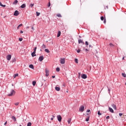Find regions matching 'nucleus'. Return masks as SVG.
<instances>
[{
    "label": "nucleus",
    "mask_w": 126,
    "mask_h": 126,
    "mask_svg": "<svg viewBox=\"0 0 126 126\" xmlns=\"http://www.w3.org/2000/svg\"><path fill=\"white\" fill-rule=\"evenodd\" d=\"M15 95V91L14 90H11L8 94V96L11 97V96H14Z\"/></svg>",
    "instance_id": "1"
},
{
    "label": "nucleus",
    "mask_w": 126,
    "mask_h": 126,
    "mask_svg": "<svg viewBox=\"0 0 126 126\" xmlns=\"http://www.w3.org/2000/svg\"><path fill=\"white\" fill-rule=\"evenodd\" d=\"M79 112H81V113H83V112H84V106L81 105L80 107Z\"/></svg>",
    "instance_id": "2"
},
{
    "label": "nucleus",
    "mask_w": 126,
    "mask_h": 126,
    "mask_svg": "<svg viewBox=\"0 0 126 126\" xmlns=\"http://www.w3.org/2000/svg\"><path fill=\"white\" fill-rule=\"evenodd\" d=\"M60 63L62 64H64L65 63V59L64 58H62L60 60Z\"/></svg>",
    "instance_id": "3"
},
{
    "label": "nucleus",
    "mask_w": 126,
    "mask_h": 126,
    "mask_svg": "<svg viewBox=\"0 0 126 126\" xmlns=\"http://www.w3.org/2000/svg\"><path fill=\"white\" fill-rule=\"evenodd\" d=\"M45 73H46L45 75L47 77H48L50 74V71H49V70H48L47 68L45 69Z\"/></svg>",
    "instance_id": "4"
},
{
    "label": "nucleus",
    "mask_w": 126,
    "mask_h": 126,
    "mask_svg": "<svg viewBox=\"0 0 126 126\" xmlns=\"http://www.w3.org/2000/svg\"><path fill=\"white\" fill-rule=\"evenodd\" d=\"M14 15L15 16H18V15H19V12H18V11L16 10L14 13Z\"/></svg>",
    "instance_id": "5"
},
{
    "label": "nucleus",
    "mask_w": 126,
    "mask_h": 126,
    "mask_svg": "<svg viewBox=\"0 0 126 126\" xmlns=\"http://www.w3.org/2000/svg\"><path fill=\"white\" fill-rule=\"evenodd\" d=\"M111 106L114 110H117V105H116V104L112 103Z\"/></svg>",
    "instance_id": "6"
},
{
    "label": "nucleus",
    "mask_w": 126,
    "mask_h": 126,
    "mask_svg": "<svg viewBox=\"0 0 126 126\" xmlns=\"http://www.w3.org/2000/svg\"><path fill=\"white\" fill-rule=\"evenodd\" d=\"M57 119L59 122H62V116L61 115H58Z\"/></svg>",
    "instance_id": "7"
},
{
    "label": "nucleus",
    "mask_w": 126,
    "mask_h": 126,
    "mask_svg": "<svg viewBox=\"0 0 126 126\" xmlns=\"http://www.w3.org/2000/svg\"><path fill=\"white\" fill-rule=\"evenodd\" d=\"M44 60V56H41L39 57L38 60L39 62H42Z\"/></svg>",
    "instance_id": "8"
},
{
    "label": "nucleus",
    "mask_w": 126,
    "mask_h": 126,
    "mask_svg": "<svg viewBox=\"0 0 126 126\" xmlns=\"http://www.w3.org/2000/svg\"><path fill=\"white\" fill-rule=\"evenodd\" d=\"M82 78H83V79H86V78H87V75H86V74H83L82 75Z\"/></svg>",
    "instance_id": "9"
},
{
    "label": "nucleus",
    "mask_w": 126,
    "mask_h": 126,
    "mask_svg": "<svg viewBox=\"0 0 126 126\" xmlns=\"http://www.w3.org/2000/svg\"><path fill=\"white\" fill-rule=\"evenodd\" d=\"M6 59L7 61H10V60H11V56L10 55H8L6 57Z\"/></svg>",
    "instance_id": "10"
},
{
    "label": "nucleus",
    "mask_w": 126,
    "mask_h": 126,
    "mask_svg": "<svg viewBox=\"0 0 126 126\" xmlns=\"http://www.w3.org/2000/svg\"><path fill=\"white\" fill-rule=\"evenodd\" d=\"M78 43L79 44H83L84 45V42H83V40H81V39H79L78 40Z\"/></svg>",
    "instance_id": "11"
},
{
    "label": "nucleus",
    "mask_w": 126,
    "mask_h": 126,
    "mask_svg": "<svg viewBox=\"0 0 126 126\" xmlns=\"http://www.w3.org/2000/svg\"><path fill=\"white\" fill-rule=\"evenodd\" d=\"M21 8H25V7H26V4H23L21 6Z\"/></svg>",
    "instance_id": "12"
},
{
    "label": "nucleus",
    "mask_w": 126,
    "mask_h": 126,
    "mask_svg": "<svg viewBox=\"0 0 126 126\" xmlns=\"http://www.w3.org/2000/svg\"><path fill=\"white\" fill-rule=\"evenodd\" d=\"M109 110L110 113H114V110L112 108L109 107Z\"/></svg>",
    "instance_id": "13"
},
{
    "label": "nucleus",
    "mask_w": 126,
    "mask_h": 126,
    "mask_svg": "<svg viewBox=\"0 0 126 126\" xmlns=\"http://www.w3.org/2000/svg\"><path fill=\"white\" fill-rule=\"evenodd\" d=\"M55 90H56V91H60V90H61V88L59 87H56L55 88Z\"/></svg>",
    "instance_id": "14"
},
{
    "label": "nucleus",
    "mask_w": 126,
    "mask_h": 126,
    "mask_svg": "<svg viewBox=\"0 0 126 126\" xmlns=\"http://www.w3.org/2000/svg\"><path fill=\"white\" fill-rule=\"evenodd\" d=\"M61 31H59L58 32L57 37H60L61 36Z\"/></svg>",
    "instance_id": "15"
},
{
    "label": "nucleus",
    "mask_w": 126,
    "mask_h": 126,
    "mask_svg": "<svg viewBox=\"0 0 126 126\" xmlns=\"http://www.w3.org/2000/svg\"><path fill=\"white\" fill-rule=\"evenodd\" d=\"M35 54H36V52H32V57H36Z\"/></svg>",
    "instance_id": "16"
},
{
    "label": "nucleus",
    "mask_w": 126,
    "mask_h": 126,
    "mask_svg": "<svg viewBox=\"0 0 126 126\" xmlns=\"http://www.w3.org/2000/svg\"><path fill=\"white\" fill-rule=\"evenodd\" d=\"M29 67H30V68H32V69H34V66L32 64H30L29 65Z\"/></svg>",
    "instance_id": "17"
},
{
    "label": "nucleus",
    "mask_w": 126,
    "mask_h": 126,
    "mask_svg": "<svg viewBox=\"0 0 126 126\" xmlns=\"http://www.w3.org/2000/svg\"><path fill=\"white\" fill-rule=\"evenodd\" d=\"M71 122V118H69L67 120V123L68 124H70V123Z\"/></svg>",
    "instance_id": "18"
},
{
    "label": "nucleus",
    "mask_w": 126,
    "mask_h": 126,
    "mask_svg": "<svg viewBox=\"0 0 126 126\" xmlns=\"http://www.w3.org/2000/svg\"><path fill=\"white\" fill-rule=\"evenodd\" d=\"M18 2V1L17 0H15L14 2L13 3V4H17Z\"/></svg>",
    "instance_id": "19"
},
{
    "label": "nucleus",
    "mask_w": 126,
    "mask_h": 126,
    "mask_svg": "<svg viewBox=\"0 0 126 126\" xmlns=\"http://www.w3.org/2000/svg\"><path fill=\"white\" fill-rule=\"evenodd\" d=\"M0 6H2V7H5L6 5H3L1 3V2L0 1Z\"/></svg>",
    "instance_id": "20"
},
{
    "label": "nucleus",
    "mask_w": 126,
    "mask_h": 126,
    "mask_svg": "<svg viewBox=\"0 0 126 126\" xmlns=\"http://www.w3.org/2000/svg\"><path fill=\"white\" fill-rule=\"evenodd\" d=\"M23 25L22 24H20V25L18 26L17 29H18V30L19 29V28H20V27H21Z\"/></svg>",
    "instance_id": "21"
},
{
    "label": "nucleus",
    "mask_w": 126,
    "mask_h": 126,
    "mask_svg": "<svg viewBox=\"0 0 126 126\" xmlns=\"http://www.w3.org/2000/svg\"><path fill=\"white\" fill-rule=\"evenodd\" d=\"M74 62H75V63H78V59H75Z\"/></svg>",
    "instance_id": "22"
},
{
    "label": "nucleus",
    "mask_w": 126,
    "mask_h": 126,
    "mask_svg": "<svg viewBox=\"0 0 126 126\" xmlns=\"http://www.w3.org/2000/svg\"><path fill=\"white\" fill-rule=\"evenodd\" d=\"M12 120H14V122H16V118H15V117L12 116Z\"/></svg>",
    "instance_id": "23"
},
{
    "label": "nucleus",
    "mask_w": 126,
    "mask_h": 126,
    "mask_svg": "<svg viewBox=\"0 0 126 126\" xmlns=\"http://www.w3.org/2000/svg\"><path fill=\"white\" fill-rule=\"evenodd\" d=\"M45 52H46V53H50V51L48 49H45Z\"/></svg>",
    "instance_id": "24"
},
{
    "label": "nucleus",
    "mask_w": 126,
    "mask_h": 126,
    "mask_svg": "<svg viewBox=\"0 0 126 126\" xmlns=\"http://www.w3.org/2000/svg\"><path fill=\"white\" fill-rule=\"evenodd\" d=\"M32 85L35 86L36 85V81H32Z\"/></svg>",
    "instance_id": "25"
},
{
    "label": "nucleus",
    "mask_w": 126,
    "mask_h": 126,
    "mask_svg": "<svg viewBox=\"0 0 126 126\" xmlns=\"http://www.w3.org/2000/svg\"><path fill=\"white\" fill-rule=\"evenodd\" d=\"M57 16H58V17H62V15L61 14H57Z\"/></svg>",
    "instance_id": "26"
},
{
    "label": "nucleus",
    "mask_w": 126,
    "mask_h": 126,
    "mask_svg": "<svg viewBox=\"0 0 126 126\" xmlns=\"http://www.w3.org/2000/svg\"><path fill=\"white\" fill-rule=\"evenodd\" d=\"M32 126V124L30 122L28 123L27 126Z\"/></svg>",
    "instance_id": "27"
},
{
    "label": "nucleus",
    "mask_w": 126,
    "mask_h": 126,
    "mask_svg": "<svg viewBox=\"0 0 126 126\" xmlns=\"http://www.w3.org/2000/svg\"><path fill=\"white\" fill-rule=\"evenodd\" d=\"M17 76H18V73L15 74L14 75V78H15V77H17Z\"/></svg>",
    "instance_id": "28"
},
{
    "label": "nucleus",
    "mask_w": 126,
    "mask_h": 126,
    "mask_svg": "<svg viewBox=\"0 0 126 126\" xmlns=\"http://www.w3.org/2000/svg\"><path fill=\"white\" fill-rule=\"evenodd\" d=\"M60 67H57L56 68V71L59 72V71H60Z\"/></svg>",
    "instance_id": "29"
},
{
    "label": "nucleus",
    "mask_w": 126,
    "mask_h": 126,
    "mask_svg": "<svg viewBox=\"0 0 126 126\" xmlns=\"http://www.w3.org/2000/svg\"><path fill=\"white\" fill-rule=\"evenodd\" d=\"M97 115H98L99 116H101L102 115V114L100 113V111H98Z\"/></svg>",
    "instance_id": "30"
},
{
    "label": "nucleus",
    "mask_w": 126,
    "mask_h": 126,
    "mask_svg": "<svg viewBox=\"0 0 126 126\" xmlns=\"http://www.w3.org/2000/svg\"><path fill=\"white\" fill-rule=\"evenodd\" d=\"M36 16H39L40 14V13L38 12H36Z\"/></svg>",
    "instance_id": "31"
},
{
    "label": "nucleus",
    "mask_w": 126,
    "mask_h": 126,
    "mask_svg": "<svg viewBox=\"0 0 126 126\" xmlns=\"http://www.w3.org/2000/svg\"><path fill=\"white\" fill-rule=\"evenodd\" d=\"M42 49H45L46 48V46L44 44H43V45L42 46Z\"/></svg>",
    "instance_id": "32"
},
{
    "label": "nucleus",
    "mask_w": 126,
    "mask_h": 126,
    "mask_svg": "<svg viewBox=\"0 0 126 126\" xmlns=\"http://www.w3.org/2000/svg\"><path fill=\"white\" fill-rule=\"evenodd\" d=\"M122 75H123V76L124 77H126V73H122Z\"/></svg>",
    "instance_id": "33"
},
{
    "label": "nucleus",
    "mask_w": 126,
    "mask_h": 126,
    "mask_svg": "<svg viewBox=\"0 0 126 126\" xmlns=\"http://www.w3.org/2000/svg\"><path fill=\"white\" fill-rule=\"evenodd\" d=\"M15 106H18L19 105V102H16L15 103Z\"/></svg>",
    "instance_id": "34"
},
{
    "label": "nucleus",
    "mask_w": 126,
    "mask_h": 126,
    "mask_svg": "<svg viewBox=\"0 0 126 126\" xmlns=\"http://www.w3.org/2000/svg\"><path fill=\"white\" fill-rule=\"evenodd\" d=\"M30 6L31 7H32L33 6H34V3H31Z\"/></svg>",
    "instance_id": "35"
},
{
    "label": "nucleus",
    "mask_w": 126,
    "mask_h": 126,
    "mask_svg": "<svg viewBox=\"0 0 126 126\" xmlns=\"http://www.w3.org/2000/svg\"><path fill=\"white\" fill-rule=\"evenodd\" d=\"M36 50H37V47H34V51H33L34 52V53H36Z\"/></svg>",
    "instance_id": "36"
},
{
    "label": "nucleus",
    "mask_w": 126,
    "mask_h": 126,
    "mask_svg": "<svg viewBox=\"0 0 126 126\" xmlns=\"http://www.w3.org/2000/svg\"><path fill=\"white\" fill-rule=\"evenodd\" d=\"M100 19H101V20H102V21L104 20V17H103V16H101V17H100Z\"/></svg>",
    "instance_id": "37"
},
{
    "label": "nucleus",
    "mask_w": 126,
    "mask_h": 126,
    "mask_svg": "<svg viewBox=\"0 0 126 126\" xmlns=\"http://www.w3.org/2000/svg\"><path fill=\"white\" fill-rule=\"evenodd\" d=\"M22 40H23V39L22 38H19V40L20 42L22 41Z\"/></svg>",
    "instance_id": "38"
},
{
    "label": "nucleus",
    "mask_w": 126,
    "mask_h": 126,
    "mask_svg": "<svg viewBox=\"0 0 126 126\" xmlns=\"http://www.w3.org/2000/svg\"><path fill=\"white\" fill-rule=\"evenodd\" d=\"M109 45L110 46V47H114V44H113L112 43H110Z\"/></svg>",
    "instance_id": "39"
},
{
    "label": "nucleus",
    "mask_w": 126,
    "mask_h": 126,
    "mask_svg": "<svg viewBox=\"0 0 126 126\" xmlns=\"http://www.w3.org/2000/svg\"><path fill=\"white\" fill-rule=\"evenodd\" d=\"M86 122H89V117L87 118L86 119Z\"/></svg>",
    "instance_id": "40"
},
{
    "label": "nucleus",
    "mask_w": 126,
    "mask_h": 126,
    "mask_svg": "<svg viewBox=\"0 0 126 126\" xmlns=\"http://www.w3.org/2000/svg\"><path fill=\"white\" fill-rule=\"evenodd\" d=\"M81 51V50H80V49H78V50L77 51V53H79Z\"/></svg>",
    "instance_id": "41"
},
{
    "label": "nucleus",
    "mask_w": 126,
    "mask_h": 126,
    "mask_svg": "<svg viewBox=\"0 0 126 126\" xmlns=\"http://www.w3.org/2000/svg\"><path fill=\"white\" fill-rule=\"evenodd\" d=\"M85 44H86V46H88V45H89L88 42H87V41H86Z\"/></svg>",
    "instance_id": "42"
},
{
    "label": "nucleus",
    "mask_w": 126,
    "mask_h": 126,
    "mask_svg": "<svg viewBox=\"0 0 126 126\" xmlns=\"http://www.w3.org/2000/svg\"><path fill=\"white\" fill-rule=\"evenodd\" d=\"M106 120H109L110 119V116H108L106 117Z\"/></svg>",
    "instance_id": "43"
},
{
    "label": "nucleus",
    "mask_w": 126,
    "mask_h": 126,
    "mask_svg": "<svg viewBox=\"0 0 126 126\" xmlns=\"http://www.w3.org/2000/svg\"><path fill=\"white\" fill-rule=\"evenodd\" d=\"M50 6H51V2H49L48 7H50Z\"/></svg>",
    "instance_id": "44"
},
{
    "label": "nucleus",
    "mask_w": 126,
    "mask_h": 126,
    "mask_svg": "<svg viewBox=\"0 0 126 126\" xmlns=\"http://www.w3.org/2000/svg\"><path fill=\"white\" fill-rule=\"evenodd\" d=\"M103 23H104V24H106V19H104V20L103 21Z\"/></svg>",
    "instance_id": "45"
},
{
    "label": "nucleus",
    "mask_w": 126,
    "mask_h": 126,
    "mask_svg": "<svg viewBox=\"0 0 126 126\" xmlns=\"http://www.w3.org/2000/svg\"><path fill=\"white\" fill-rule=\"evenodd\" d=\"M119 116L122 117V116H123V113H119Z\"/></svg>",
    "instance_id": "46"
},
{
    "label": "nucleus",
    "mask_w": 126,
    "mask_h": 126,
    "mask_svg": "<svg viewBox=\"0 0 126 126\" xmlns=\"http://www.w3.org/2000/svg\"><path fill=\"white\" fill-rule=\"evenodd\" d=\"M87 113H90V110H89V109L87 110Z\"/></svg>",
    "instance_id": "47"
},
{
    "label": "nucleus",
    "mask_w": 126,
    "mask_h": 126,
    "mask_svg": "<svg viewBox=\"0 0 126 126\" xmlns=\"http://www.w3.org/2000/svg\"><path fill=\"white\" fill-rule=\"evenodd\" d=\"M20 33H21V34H22L23 33V31H20Z\"/></svg>",
    "instance_id": "48"
},
{
    "label": "nucleus",
    "mask_w": 126,
    "mask_h": 126,
    "mask_svg": "<svg viewBox=\"0 0 126 126\" xmlns=\"http://www.w3.org/2000/svg\"><path fill=\"white\" fill-rule=\"evenodd\" d=\"M56 77L55 76H52V78H55Z\"/></svg>",
    "instance_id": "49"
},
{
    "label": "nucleus",
    "mask_w": 126,
    "mask_h": 126,
    "mask_svg": "<svg viewBox=\"0 0 126 126\" xmlns=\"http://www.w3.org/2000/svg\"><path fill=\"white\" fill-rule=\"evenodd\" d=\"M6 124H7V122H6L5 123H4V126H5V125H6Z\"/></svg>",
    "instance_id": "50"
},
{
    "label": "nucleus",
    "mask_w": 126,
    "mask_h": 126,
    "mask_svg": "<svg viewBox=\"0 0 126 126\" xmlns=\"http://www.w3.org/2000/svg\"><path fill=\"white\" fill-rule=\"evenodd\" d=\"M108 91H109V92L110 93V92L111 91V90L110 89H108Z\"/></svg>",
    "instance_id": "51"
},
{
    "label": "nucleus",
    "mask_w": 126,
    "mask_h": 126,
    "mask_svg": "<svg viewBox=\"0 0 126 126\" xmlns=\"http://www.w3.org/2000/svg\"><path fill=\"white\" fill-rule=\"evenodd\" d=\"M85 51H86V52H87V51H88V49H85Z\"/></svg>",
    "instance_id": "52"
},
{
    "label": "nucleus",
    "mask_w": 126,
    "mask_h": 126,
    "mask_svg": "<svg viewBox=\"0 0 126 126\" xmlns=\"http://www.w3.org/2000/svg\"><path fill=\"white\" fill-rule=\"evenodd\" d=\"M32 30H34V28L32 27Z\"/></svg>",
    "instance_id": "53"
},
{
    "label": "nucleus",
    "mask_w": 126,
    "mask_h": 126,
    "mask_svg": "<svg viewBox=\"0 0 126 126\" xmlns=\"http://www.w3.org/2000/svg\"><path fill=\"white\" fill-rule=\"evenodd\" d=\"M122 60H125V57H123V59Z\"/></svg>",
    "instance_id": "54"
},
{
    "label": "nucleus",
    "mask_w": 126,
    "mask_h": 126,
    "mask_svg": "<svg viewBox=\"0 0 126 126\" xmlns=\"http://www.w3.org/2000/svg\"><path fill=\"white\" fill-rule=\"evenodd\" d=\"M54 120V118H51V120L53 121Z\"/></svg>",
    "instance_id": "55"
},
{
    "label": "nucleus",
    "mask_w": 126,
    "mask_h": 126,
    "mask_svg": "<svg viewBox=\"0 0 126 126\" xmlns=\"http://www.w3.org/2000/svg\"><path fill=\"white\" fill-rule=\"evenodd\" d=\"M29 28V27H27V29H28Z\"/></svg>",
    "instance_id": "56"
},
{
    "label": "nucleus",
    "mask_w": 126,
    "mask_h": 126,
    "mask_svg": "<svg viewBox=\"0 0 126 126\" xmlns=\"http://www.w3.org/2000/svg\"><path fill=\"white\" fill-rule=\"evenodd\" d=\"M79 75H80V73H79Z\"/></svg>",
    "instance_id": "57"
},
{
    "label": "nucleus",
    "mask_w": 126,
    "mask_h": 126,
    "mask_svg": "<svg viewBox=\"0 0 126 126\" xmlns=\"http://www.w3.org/2000/svg\"><path fill=\"white\" fill-rule=\"evenodd\" d=\"M90 47H91V45H90Z\"/></svg>",
    "instance_id": "58"
},
{
    "label": "nucleus",
    "mask_w": 126,
    "mask_h": 126,
    "mask_svg": "<svg viewBox=\"0 0 126 126\" xmlns=\"http://www.w3.org/2000/svg\"><path fill=\"white\" fill-rule=\"evenodd\" d=\"M125 85H126V82Z\"/></svg>",
    "instance_id": "59"
},
{
    "label": "nucleus",
    "mask_w": 126,
    "mask_h": 126,
    "mask_svg": "<svg viewBox=\"0 0 126 126\" xmlns=\"http://www.w3.org/2000/svg\"><path fill=\"white\" fill-rule=\"evenodd\" d=\"M19 126H21V125H20Z\"/></svg>",
    "instance_id": "60"
}]
</instances>
